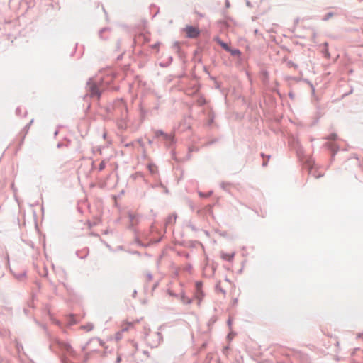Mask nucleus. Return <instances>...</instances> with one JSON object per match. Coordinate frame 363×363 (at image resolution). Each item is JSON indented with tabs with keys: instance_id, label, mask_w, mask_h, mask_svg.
I'll return each mask as SVG.
<instances>
[{
	"instance_id": "f257e3e1",
	"label": "nucleus",
	"mask_w": 363,
	"mask_h": 363,
	"mask_svg": "<svg viewBox=\"0 0 363 363\" xmlns=\"http://www.w3.org/2000/svg\"><path fill=\"white\" fill-rule=\"evenodd\" d=\"M184 32L186 33L187 37L191 38H196L200 33L198 28L191 26H187L184 28Z\"/></svg>"
},
{
	"instance_id": "f03ea898",
	"label": "nucleus",
	"mask_w": 363,
	"mask_h": 363,
	"mask_svg": "<svg viewBox=\"0 0 363 363\" xmlns=\"http://www.w3.org/2000/svg\"><path fill=\"white\" fill-rule=\"evenodd\" d=\"M201 288H202V283L199 282V281L196 282V291L195 293V296L199 300V303L201 302V301L203 299V298L204 296V293L202 291Z\"/></svg>"
},
{
	"instance_id": "7ed1b4c3",
	"label": "nucleus",
	"mask_w": 363,
	"mask_h": 363,
	"mask_svg": "<svg viewBox=\"0 0 363 363\" xmlns=\"http://www.w3.org/2000/svg\"><path fill=\"white\" fill-rule=\"evenodd\" d=\"M138 323V320H135L133 322L125 321L123 322L121 326V332H127L131 329H133L136 323Z\"/></svg>"
},
{
	"instance_id": "20e7f679",
	"label": "nucleus",
	"mask_w": 363,
	"mask_h": 363,
	"mask_svg": "<svg viewBox=\"0 0 363 363\" xmlns=\"http://www.w3.org/2000/svg\"><path fill=\"white\" fill-rule=\"evenodd\" d=\"M234 257V254H230V253H222L221 257L228 261H230L233 259Z\"/></svg>"
},
{
	"instance_id": "39448f33",
	"label": "nucleus",
	"mask_w": 363,
	"mask_h": 363,
	"mask_svg": "<svg viewBox=\"0 0 363 363\" xmlns=\"http://www.w3.org/2000/svg\"><path fill=\"white\" fill-rule=\"evenodd\" d=\"M228 52H229L233 56H240L241 54V52L239 50L231 49L230 48V50H228Z\"/></svg>"
},
{
	"instance_id": "423d86ee",
	"label": "nucleus",
	"mask_w": 363,
	"mask_h": 363,
	"mask_svg": "<svg viewBox=\"0 0 363 363\" xmlns=\"http://www.w3.org/2000/svg\"><path fill=\"white\" fill-rule=\"evenodd\" d=\"M123 332H121V330L118 332H117L116 334H115V339L116 341H119L121 340L122 338V333Z\"/></svg>"
},
{
	"instance_id": "0eeeda50",
	"label": "nucleus",
	"mask_w": 363,
	"mask_h": 363,
	"mask_svg": "<svg viewBox=\"0 0 363 363\" xmlns=\"http://www.w3.org/2000/svg\"><path fill=\"white\" fill-rule=\"evenodd\" d=\"M218 42L226 51L230 50V47L225 43H223L220 40H218Z\"/></svg>"
},
{
	"instance_id": "6e6552de",
	"label": "nucleus",
	"mask_w": 363,
	"mask_h": 363,
	"mask_svg": "<svg viewBox=\"0 0 363 363\" xmlns=\"http://www.w3.org/2000/svg\"><path fill=\"white\" fill-rule=\"evenodd\" d=\"M91 94L93 96H99V94L98 93L97 89L96 86L91 87Z\"/></svg>"
},
{
	"instance_id": "1a4fd4ad",
	"label": "nucleus",
	"mask_w": 363,
	"mask_h": 363,
	"mask_svg": "<svg viewBox=\"0 0 363 363\" xmlns=\"http://www.w3.org/2000/svg\"><path fill=\"white\" fill-rule=\"evenodd\" d=\"M105 165H106V163L104 162V161H102L100 164H99V169L100 170H102L105 168Z\"/></svg>"
},
{
	"instance_id": "9d476101",
	"label": "nucleus",
	"mask_w": 363,
	"mask_h": 363,
	"mask_svg": "<svg viewBox=\"0 0 363 363\" xmlns=\"http://www.w3.org/2000/svg\"><path fill=\"white\" fill-rule=\"evenodd\" d=\"M164 135V133H162V131H160H160H157V132H156V135H157V137H158V136H160V135Z\"/></svg>"
},
{
	"instance_id": "9b49d317",
	"label": "nucleus",
	"mask_w": 363,
	"mask_h": 363,
	"mask_svg": "<svg viewBox=\"0 0 363 363\" xmlns=\"http://www.w3.org/2000/svg\"><path fill=\"white\" fill-rule=\"evenodd\" d=\"M85 328H86L87 330H92L93 326H92V325H88V326L85 327Z\"/></svg>"
},
{
	"instance_id": "f8f14e48",
	"label": "nucleus",
	"mask_w": 363,
	"mask_h": 363,
	"mask_svg": "<svg viewBox=\"0 0 363 363\" xmlns=\"http://www.w3.org/2000/svg\"><path fill=\"white\" fill-rule=\"evenodd\" d=\"M337 137V135L335 134H333L331 135V136L330 137V138L331 139H335V138Z\"/></svg>"
},
{
	"instance_id": "ddd939ff",
	"label": "nucleus",
	"mask_w": 363,
	"mask_h": 363,
	"mask_svg": "<svg viewBox=\"0 0 363 363\" xmlns=\"http://www.w3.org/2000/svg\"><path fill=\"white\" fill-rule=\"evenodd\" d=\"M327 16H328V17H331V16H332V13H328V14L327 15Z\"/></svg>"
}]
</instances>
